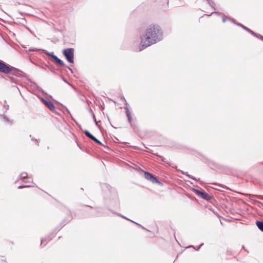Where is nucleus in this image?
I'll list each match as a JSON object with an SVG mask.
<instances>
[{
    "label": "nucleus",
    "instance_id": "nucleus-10",
    "mask_svg": "<svg viewBox=\"0 0 263 263\" xmlns=\"http://www.w3.org/2000/svg\"><path fill=\"white\" fill-rule=\"evenodd\" d=\"M1 120L6 124H8L10 125L12 124L13 120L9 119L5 115H1Z\"/></svg>",
    "mask_w": 263,
    "mask_h": 263
},
{
    "label": "nucleus",
    "instance_id": "nucleus-7",
    "mask_svg": "<svg viewBox=\"0 0 263 263\" xmlns=\"http://www.w3.org/2000/svg\"><path fill=\"white\" fill-rule=\"evenodd\" d=\"M195 192L204 199L209 200L211 199L210 196L205 192H201L198 190H196Z\"/></svg>",
    "mask_w": 263,
    "mask_h": 263
},
{
    "label": "nucleus",
    "instance_id": "nucleus-26",
    "mask_svg": "<svg viewBox=\"0 0 263 263\" xmlns=\"http://www.w3.org/2000/svg\"><path fill=\"white\" fill-rule=\"evenodd\" d=\"M206 1L208 2L209 4L211 6H212V5L213 4V2H210V0H206Z\"/></svg>",
    "mask_w": 263,
    "mask_h": 263
},
{
    "label": "nucleus",
    "instance_id": "nucleus-16",
    "mask_svg": "<svg viewBox=\"0 0 263 263\" xmlns=\"http://www.w3.org/2000/svg\"><path fill=\"white\" fill-rule=\"evenodd\" d=\"M227 20H229L232 21V22H234L233 19L229 18V17H227V16H223V17H222V22L223 23H224Z\"/></svg>",
    "mask_w": 263,
    "mask_h": 263
},
{
    "label": "nucleus",
    "instance_id": "nucleus-3",
    "mask_svg": "<svg viewBox=\"0 0 263 263\" xmlns=\"http://www.w3.org/2000/svg\"><path fill=\"white\" fill-rule=\"evenodd\" d=\"M63 54L67 61L70 63H73L74 62V49L73 48H67L63 50Z\"/></svg>",
    "mask_w": 263,
    "mask_h": 263
},
{
    "label": "nucleus",
    "instance_id": "nucleus-11",
    "mask_svg": "<svg viewBox=\"0 0 263 263\" xmlns=\"http://www.w3.org/2000/svg\"><path fill=\"white\" fill-rule=\"evenodd\" d=\"M1 120L6 124H8L10 125L12 124L13 120L9 119L5 115H1Z\"/></svg>",
    "mask_w": 263,
    "mask_h": 263
},
{
    "label": "nucleus",
    "instance_id": "nucleus-14",
    "mask_svg": "<svg viewBox=\"0 0 263 263\" xmlns=\"http://www.w3.org/2000/svg\"><path fill=\"white\" fill-rule=\"evenodd\" d=\"M256 225L258 229L263 232V222L260 221H257L256 222Z\"/></svg>",
    "mask_w": 263,
    "mask_h": 263
},
{
    "label": "nucleus",
    "instance_id": "nucleus-29",
    "mask_svg": "<svg viewBox=\"0 0 263 263\" xmlns=\"http://www.w3.org/2000/svg\"><path fill=\"white\" fill-rule=\"evenodd\" d=\"M203 245V243L201 244V245L199 246V247L198 248V249H197V250H199V249H200V247H201Z\"/></svg>",
    "mask_w": 263,
    "mask_h": 263
},
{
    "label": "nucleus",
    "instance_id": "nucleus-9",
    "mask_svg": "<svg viewBox=\"0 0 263 263\" xmlns=\"http://www.w3.org/2000/svg\"><path fill=\"white\" fill-rule=\"evenodd\" d=\"M1 120L6 124H8L10 125L12 124L13 120L9 119L5 115H1Z\"/></svg>",
    "mask_w": 263,
    "mask_h": 263
},
{
    "label": "nucleus",
    "instance_id": "nucleus-4",
    "mask_svg": "<svg viewBox=\"0 0 263 263\" xmlns=\"http://www.w3.org/2000/svg\"><path fill=\"white\" fill-rule=\"evenodd\" d=\"M10 70V66L0 60V72L8 74Z\"/></svg>",
    "mask_w": 263,
    "mask_h": 263
},
{
    "label": "nucleus",
    "instance_id": "nucleus-15",
    "mask_svg": "<svg viewBox=\"0 0 263 263\" xmlns=\"http://www.w3.org/2000/svg\"><path fill=\"white\" fill-rule=\"evenodd\" d=\"M118 215H119L120 216L122 217V218H124V219H127V220H130V221H132V222H133L135 223V224H137V226H138L139 227H142L143 229H145V228H143V227H142L141 226V224H139V223H137V222H134V221H133L129 219L128 218H126V217H125V216H123V215H121V214H118Z\"/></svg>",
    "mask_w": 263,
    "mask_h": 263
},
{
    "label": "nucleus",
    "instance_id": "nucleus-18",
    "mask_svg": "<svg viewBox=\"0 0 263 263\" xmlns=\"http://www.w3.org/2000/svg\"><path fill=\"white\" fill-rule=\"evenodd\" d=\"M182 174H184V175H186L187 176H188L189 178H191L193 180H196V178L195 177H194L192 175H190L188 174L187 173L182 172Z\"/></svg>",
    "mask_w": 263,
    "mask_h": 263
},
{
    "label": "nucleus",
    "instance_id": "nucleus-13",
    "mask_svg": "<svg viewBox=\"0 0 263 263\" xmlns=\"http://www.w3.org/2000/svg\"><path fill=\"white\" fill-rule=\"evenodd\" d=\"M125 109L126 110V114L127 117L128 118V121L129 123H131L132 120L131 113L129 111V109L127 107H126Z\"/></svg>",
    "mask_w": 263,
    "mask_h": 263
},
{
    "label": "nucleus",
    "instance_id": "nucleus-31",
    "mask_svg": "<svg viewBox=\"0 0 263 263\" xmlns=\"http://www.w3.org/2000/svg\"><path fill=\"white\" fill-rule=\"evenodd\" d=\"M29 59H30V61H31V63H33V61L31 60V58H29Z\"/></svg>",
    "mask_w": 263,
    "mask_h": 263
},
{
    "label": "nucleus",
    "instance_id": "nucleus-6",
    "mask_svg": "<svg viewBox=\"0 0 263 263\" xmlns=\"http://www.w3.org/2000/svg\"><path fill=\"white\" fill-rule=\"evenodd\" d=\"M22 73L23 72L22 71L10 66V70L8 73H10L12 75H14V76H20L22 75Z\"/></svg>",
    "mask_w": 263,
    "mask_h": 263
},
{
    "label": "nucleus",
    "instance_id": "nucleus-21",
    "mask_svg": "<svg viewBox=\"0 0 263 263\" xmlns=\"http://www.w3.org/2000/svg\"><path fill=\"white\" fill-rule=\"evenodd\" d=\"M238 25L241 26V27H242L243 28H244L245 30H246L247 31H248V32L250 31V29L247 27H246V26L242 25V24H238Z\"/></svg>",
    "mask_w": 263,
    "mask_h": 263
},
{
    "label": "nucleus",
    "instance_id": "nucleus-24",
    "mask_svg": "<svg viewBox=\"0 0 263 263\" xmlns=\"http://www.w3.org/2000/svg\"><path fill=\"white\" fill-rule=\"evenodd\" d=\"M52 59L55 61L57 62V61H58V60L59 59V58L56 56V55H54V56H52Z\"/></svg>",
    "mask_w": 263,
    "mask_h": 263
},
{
    "label": "nucleus",
    "instance_id": "nucleus-5",
    "mask_svg": "<svg viewBox=\"0 0 263 263\" xmlns=\"http://www.w3.org/2000/svg\"><path fill=\"white\" fill-rule=\"evenodd\" d=\"M144 177L154 183H160V181L154 175L147 172L144 173Z\"/></svg>",
    "mask_w": 263,
    "mask_h": 263
},
{
    "label": "nucleus",
    "instance_id": "nucleus-22",
    "mask_svg": "<svg viewBox=\"0 0 263 263\" xmlns=\"http://www.w3.org/2000/svg\"><path fill=\"white\" fill-rule=\"evenodd\" d=\"M255 36L263 40V36L261 35L256 33V35H255Z\"/></svg>",
    "mask_w": 263,
    "mask_h": 263
},
{
    "label": "nucleus",
    "instance_id": "nucleus-20",
    "mask_svg": "<svg viewBox=\"0 0 263 263\" xmlns=\"http://www.w3.org/2000/svg\"><path fill=\"white\" fill-rule=\"evenodd\" d=\"M4 108L6 110H8L9 109V105L7 104V103H6V101H5V102H4Z\"/></svg>",
    "mask_w": 263,
    "mask_h": 263
},
{
    "label": "nucleus",
    "instance_id": "nucleus-23",
    "mask_svg": "<svg viewBox=\"0 0 263 263\" xmlns=\"http://www.w3.org/2000/svg\"><path fill=\"white\" fill-rule=\"evenodd\" d=\"M47 54L51 57L52 58V56H54L55 55H54L53 53V52H49V53H47Z\"/></svg>",
    "mask_w": 263,
    "mask_h": 263
},
{
    "label": "nucleus",
    "instance_id": "nucleus-1",
    "mask_svg": "<svg viewBox=\"0 0 263 263\" xmlns=\"http://www.w3.org/2000/svg\"><path fill=\"white\" fill-rule=\"evenodd\" d=\"M162 39L163 34L160 27L158 25L149 26L146 30L143 38L141 39L139 50L160 41Z\"/></svg>",
    "mask_w": 263,
    "mask_h": 263
},
{
    "label": "nucleus",
    "instance_id": "nucleus-28",
    "mask_svg": "<svg viewBox=\"0 0 263 263\" xmlns=\"http://www.w3.org/2000/svg\"><path fill=\"white\" fill-rule=\"evenodd\" d=\"M92 115H93V119H94V120H95V122H96V123H97L96 120V118H95V115H94V114H93V113H92Z\"/></svg>",
    "mask_w": 263,
    "mask_h": 263
},
{
    "label": "nucleus",
    "instance_id": "nucleus-30",
    "mask_svg": "<svg viewBox=\"0 0 263 263\" xmlns=\"http://www.w3.org/2000/svg\"><path fill=\"white\" fill-rule=\"evenodd\" d=\"M45 241H46L45 239H42L41 240V244L43 243Z\"/></svg>",
    "mask_w": 263,
    "mask_h": 263
},
{
    "label": "nucleus",
    "instance_id": "nucleus-17",
    "mask_svg": "<svg viewBox=\"0 0 263 263\" xmlns=\"http://www.w3.org/2000/svg\"><path fill=\"white\" fill-rule=\"evenodd\" d=\"M56 62L58 63L59 64H60L62 66H65V64L64 63V62L61 60H60V59H59L58 60V61H57Z\"/></svg>",
    "mask_w": 263,
    "mask_h": 263
},
{
    "label": "nucleus",
    "instance_id": "nucleus-32",
    "mask_svg": "<svg viewBox=\"0 0 263 263\" xmlns=\"http://www.w3.org/2000/svg\"><path fill=\"white\" fill-rule=\"evenodd\" d=\"M213 13H216V14H217V12H212V14H213Z\"/></svg>",
    "mask_w": 263,
    "mask_h": 263
},
{
    "label": "nucleus",
    "instance_id": "nucleus-25",
    "mask_svg": "<svg viewBox=\"0 0 263 263\" xmlns=\"http://www.w3.org/2000/svg\"><path fill=\"white\" fill-rule=\"evenodd\" d=\"M249 32H250L251 33H252L254 35H256V33L255 32H253V31H252L251 30H250V31Z\"/></svg>",
    "mask_w": 263,
    "mask_h": 263
},
{
    "label": "nucleus",
    "instance_id": "nucleus-8",
    "mask_svg": "<svg viewBox=\"0 0 263 263\" xmlns=\"http://www.w3.org/2000/svg\"><path fill=\"white\" fill-rule=\"evenodd\" d=\"M85 135L92 140L95 141L96 143L101 144V142L98 140L95 137H94L91 133L88 130H86L84 131Z\"/></svg>",
    "mask_w": 263,
    "mask_h": 263
},
{
    "label": "nucleus",
    "instance_id": "nucleus-19",
    "mask_svg": "<svg viewBox=\"0 0 263 263\" xmlns=\"http://www.w3.org/2000/svg\"><path fill=\"white\" fill-rule=\"evenodd\" d=\"M30 186H31V185L25 184V185H22L18 186V189H23V188L28 187H30Z\"/></svg>",
    "mask_w": 263,
    "mask_h": 263
},
{
    "label": "nucleus",
    "instance_id": "nucleus-12",
    "mask_svg": "<svg viewBox=\"0 0 263 263\" xmlns=\"http://www.w3.org/2000/svg\"><path fill=\"white\" fill-rule=\"evenodd\" d=\"M20 179L22 180V181L24 183L28 182V181L27 180V174L26 173L23 172L21 173L20 175Z\"/></svg>",
    "mask_w": 263,
    "mask_h": 263
},
{
    "label": "nucleus",
    "instance_id": "nucleus-2",
    "mask_svg": "<svg viewBox=\"0 0 263 263\" xmlns=\"http://www.w3.org/2000/svg\"><path fill=\"white\" fill-rule=\"evenodd\" d=\"M38 89L35 88V86L34 85V95H36L39 98H40L42 102L51 111H54L55 110V108L53 104L49 100L46 99L44 98L40 97L36 93V89Z\"/></svg>",
    "mask_w": 263,
    "mask_h": 263
},
{
    "label": "nucleus",
    "instance_id": "nucleus-27",
    "mask_svg": "<svg viewBox=\"0 0 263 263\" xmlns=\"http://www.w3.org/2000/svg\"><path fill=\"white\" fill-rule=\"evenodd\" d=\"M41 91H42V92L43 93H44L45 95H47V96H49V97L50 98H52L51 96H49V95H48L46 93L44 92L42 89H41Z\"/></svg>",
    "mask_w": 263,
    "mask_h": 263
}]
</instances>
